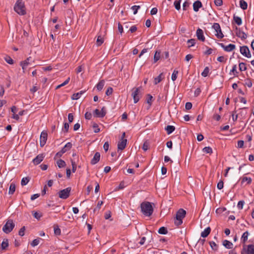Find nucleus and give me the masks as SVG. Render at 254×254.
<instances>
[{
  "label": "nucleus",
  "mask_w": 254,
  "mask_h": 254,
  "mask_svg": "<svg viewBox=\"0 0 254 254\" xmlns=\"http://www.w3.org/2000/svg\"><path fill=\"white\" fill-rule=\"evenodd\" d=\"M100 159V154L99 152L95 153L93 158L92 159L91 161V164L92 165H95L97 163Z\"/></svg>",
  "instance_id": "obj_14"
},
{
  "label": "nucleus",
  "mask_w": 254,
  "mask_h": 254,
  "mask_svg": "<svg viewBox=\"0 0 254 254\" xmlns=\"http://www.w3.org/2000/svg\"><path fill=\"white\" fill-rule=\"evenodd\" d=\"M244 142L243 140H239L238 141L237 147L238 148H242L243 147Z\"/></svg>",
  "instance_id": "obj_64"
},
{
  "label": "nucleus",
  "mask_w": 254,
  "mask_h": 254,
  "mask_svg": "<svg viewBox=\"0 0 254 254\" xmlns=\"http://www.w3.org/2000/svg\"><path fill=\"white\" fill-rule=\"evenodd\" d=\"M234 20L235 21V23L238 25H240L242 24V21L241 18L237 16L234 15L233 17Z\"/></svg>",
  "instance_id": "obj_28"
},
{
  "label": "nucleus",
  "mask_w": 254,
  "mask_h": 254,
  "mask_svg": "<svg viewBox=\"0 0 254 254\" xmlns=\"http://www.w3.org/2000/svg\"><path fill=\"white\" fill-rule=\"evenodd\" d=\"M125 187V186H124V183L122 182L120 184V185H119V186L116 188L115 190V191H117V190H119L121 189H124Z\"/></svg>",
  "instance_id": "obj_56"
},
{
  "label": "nucleus",
  "mask_w": 254,
  "mask_h": 254,
  "mask_svg": "<svg viewBox=\"0 0 254 254\" xmlns=\"http://www.w3.org/2000/svg\"><path fill=\"white\" fill-rule=\"evenodd\" d=\"M223 186H224V183H223V181L222 180H220L217 184V188L219 190H221L222 189H223Z\"/></svg>",
  "instance_id": "obj_50"
},
{
  "label": "nucleus",
  "mask_w": 254,
  "mask_h": 254,
  "mask_svg": "<svg viewBox=\"0 0 254 254\" xmlns=\"http://www.w3.org/2000/svg\"><path fill=\"white\" fill-rule=\"evenodd\" d=\"M30 179L28 177L23 178L21 180V184L22 186H25L29 182Z\"/></svg>",
  "instance_id": "obj_33"
},
{
  "label": "nucleus",
  "mask_w": 254,
  "mask_h": 254,
  "mask_svg": "<svg viewBox=\"0 0 254 254\" xmlns=\"http://www.w3.org/2000/svg\"><path fill=\"white\" fill-rule=\"evenodd\" d=\"M127 140L126 139H121L118 144V149L119 150H123L126 146Z\"/></svg>",
  "instance_id": "obj_13"
},
{
  "label": "nucleus",
  "mask_w": 254,
  "mask_h": 254,
  "mask_svg": "<svg viewBox=\"0 0 254 254\" xmlns=\"http://www.w3.org/2000/svg\"><path fill=\"white\" fill-rule=\"evenodd\" d=\"M141 87H138L136 88H133L132 90L131 96L133 97V101L134 103H137L139 100V93L140 92V89Z\"/></svg>",
  "instance_id": "obj_7"
},
{
  "label": "nucleus",
  "mask_w": 254,
  "mask_h": 254,
  "mask_svg": "<svg viewBox=\"0 0 254 254\" xmlns=\"http://www.w3.org/2000/svg\"><path fill=\"white\" fill-rule=\"evenodd\" d=\"M217 61L221 63H225L226 61V59L224 56H220L217 58Z\"/></svg>",
  "instance_id": "obj_57"
},
{
  "label": "nucleus",
  "mask_w": 254,
  "mask_h": 254,
  "mask_svg": "<svg viewBox=\"0 0 254 254\" xmlns=\"http://www.w3.org/2000/svg\"><path fill=\"white\" fill-rule=\"evenodd\" d=\"M236 48V46L234 44H230L227 46H226L225 47V51L226 52H231L234 50Z\"/></svg>",
  "instance_id": "obj_22"
},
{
  "label": "nucleus",
  "mask_w": 254,
  "mask_h": 254,
  "mask_svg": "<svg viewBox=\"0 0 254 254\" xmlns=\"http://www.w3.org/2000/svg\"><path fill=\"white\" fill-rule=\"evenodd\" d=\"M14 11L20 15L26 14L25 5L22 0H17L14 6Z\"/></svg>",
  "instance_id": "obj_2"
},
{
  "label": "nucleus",
  "mask_w": 254,
  "mask_h": 254,
  "mask_svg": "<svg viewBox=\"0 0 254 254\" xmlns=\"http://www.w3.org/2000/svg\"><path fill=\"white\" fill-rule=\"evenodd\" d=\"M40 240L41 239L40 238L34 239L31 243V246L32 247H35L37 246L39 244Z\"/></svg>",
  "instance_id": "obj_40"
},
{
  "label": "nucleus",
  "mask_w": 254,
  "mask_h": 254,
  "mask_svg": "<svg viewBox=\"0 0 254 254\" xmlns=\"http://www.w3.org/2000/svg\"><path fill=\"white\" fill-rule=\"evenodd\" d=\"M196 35L198 40L203 42L205 41V37L202 29L198 28L196 30Z\"/></svg>",
  "instance_id": "obj_12"
},
{
  "label": "nucleus",
  "mask_w": 254,
  "mask_h": 254,
  "mask_svg": "<svg viewBox=\"0 0 254 254\" xmlns=\"http://www.w3.org/2000/svg\"><path fill=\"white\" fill-rule=\"evenodd\" d=\"M239 69L241 71H245L247 69V66L244 63H240L239 64Z\"/></svg>",
  "instance_id": "obj_39"
},
{
  "label": "nucleus",
  "mask_w": 254,
  "mask_h": 254,
  "mask_svg": "<svg viewBox=\"0 0 254 254\" xmlns=\"http://www.w3.org/2000/svg\"><path fill=\"white\" fill-rule=\"evenodd\" d=\"M84 93V91H80L79 92L74 93L72 95L71 99L72 100H77L80 97L81 95L82 94H83Z\"/></svg>",
  "instance_id": "obj_19"
},
{
  "label": "nucleus",
  "mask_w": 254,
  "mask_h": 254,
  "mask_svg": "<svg viewBox=\"0 0 254 254\" xmlns=\"http://www.w3.org/2000/svg\"><path fill=\"white\" fill-rule=\"evenodd\" d=\"M214 3L216 6H221L223 4L222 0H214Z\"/></svg>",
  "instance_id": "obj_59"
},
{
  "label": "nucleus",
  "mask_w": 254,
  "mask_h": 254,
  "mask_svg": "<svg viewBox=\"0 0 254 254\" xmlns=\"http://www.w3.org/2000/svg\"><path fill=\"white\" fill-rule=\"evenodd\" d=\"M185 108L187 110H190L192 108V104L190 102L186 103Z\"/></svg>",
  "instance_id": "obj_63"
},
{
  "label": "nucleus",
  "mask_w": 254,
  "mask_h": 254,
  "mask_svg": "<svg viewBox=\"0 0 254 254\" xmlns=\"http://www.w3.org/2000/svg\"><path fill=\"white\" fill-rule=\"evenodd\" d=\"M202 151L203 152L206 153L211 154L212 153V149L210 147H205L202 149Z\"/></svg>",
  "instance_id": "obj_38"
},
{
  "label": "nucleus",
  "mask_w": 254,
  "mask_h": 254,
  "mask_svg": "<svg viewBox=\"0 0 254 254\" xmlns=\"http://www.w3.org/2000/svg\"><path fill=\"white\" fill-rule=\"evenodd\" d=\"M240 7L243 10H245L247 8L248 4L244 0H240Z\"/></svg>",
  "instance_id": "obj_26"
},
{
  "label": "nucleus",
  "mask_w": 254,
  "mask_h": 254,
  "mask_svg": "<svg viewBox=\"0 0 254 254\" xmlns=\"http://www.w3.org/2000/svg\"><path fill=\"white\" fill-rule=\"evenodd\" d=\"M31 60V58L29 57L26 59L25 61H22L20 62V63L22 64H24L26 66H28L30 64V62Z\"/></svg>",
  "instance_id": "obj_42"
},
{
  "label": "nucleus",
  "mask_w": 254,
  "mask_h": 254,
  "mask_svg": "<svg viewBox=\"0 0 254 254\" xmlns=\"http://www.w3.org/2000/svg\"><path fill=\"white\" fill-rule=\"evenodd\" d=\"M188 43L189 44V47L193 46L195 44V40L194 39H191L188 40Z\"/></svg>",
  "instance_id": "obj_46"
},
{
  "label": "nucleus",
  "mask_w": 254,
  "mask_h": 254,
  "mask_svg": "<svg viewBox=\"0 0 254 254\" xmlns=\"http://www.w3.org/2000/svg\"><path fill=\"white\" fill-rule=\"evenodd\" d=\"M186 211L183 209H180L177 212L174 223L177 226L181 225L183 223V219L185 217Z\"/></svg>",
  "instance_id": "obj_3"
},
{
  "label": "nucleus",
  "mask_w": 254,
  "mask_h": 254,
  "mask_svg": "<svg viewBox=\"0 0 254 254\" xmlns=\"http://www.w3.org/2000/svg\"><path fill=\"white\" fill-rule=\"evenodd\" d=\"M94 113L97 117H104L106 115L105 108L103 107L101 111H99L98 109H95L94 111Z\"/></svg>",
  "instance_id": "obj_11"
},
{
  "label": "nucleus",
  "mask_w": 254,
  "mask_h": 254,
  "mask_svg": "<svg viewBox=\"0 0 254 254\" xmlns=\"http://www.w3.org/2000/svg\"><path fill=\"white\" fill-rule=\"evenodd\" d=\"M141 209L142 213L146 216H150L153 211L152 206L149 202H144L141 204Z\"/></svg>",
  "instance_id": "obj_1"
},
{
  "label": "nucleus",
  "mask_w": 254,
  "mask_h": 254,
  "mask_svg": "<svg viewBox=\"0 0 254 254\" xmlns=\"http://www.w3.org/2000/svg\"><path fill=\"white\" fill-rule=\"evenodd\" d=\"M149 143L147 141H145L143 144V146H142V149L144 150V151H146L147 150V149H148L149 148Z\"/></svg>",
  "instance_id": "obj_51"
},
{
  "label": "nucleus",
  "mask_w": 254,
  "mask_h": 254,
  "mask_svg": "<svg viewBox=\"0 0 254 254\" xmlns=\"http://www.w3.org/2000/svg\"><path fill=\"white\" fill-rule=\"evenodd\" d=\"M244 203H245L244 201H243V200L239 201L237 204V207H238V209H242L243 208Z\"/></svg>",
  "instance_id": "obj_49"
},
{
  "label": "nucleus",
  "mask_w": 254,
  "mask_h": 254,
  "mask_svg": "<svg viewBox=\"0 0 254 254\" xmlns=\"http://www.w3.org/2000/svg\"><path fill=\"white\" fill-rule=\"evenodd\" d=\"M158 233L160 234L165 235L168 233V231L166 227H162L159 228Z\"/></svg>",
  "instance_id": "obj_31"
},
{
  "label": "nucleus",
  "mask_w": 254,
  "mask_h": 254,
  "mask_svg": "<svg viewBox=\"0 0 254 254\" xmlns=\"http://www.w3.org/2000/svg\"><path fill=\"white\" fill-rule=\"evenodd\" d=\"M202 3L199 0H197V1H195L193 3V10L195 12H197L198 11L199 8H200L201 7H202Z\"/></svg>",
  "instance_id": "obj_15"
},
{
  "label": "nucleus",
  "mask_w": 254,
  "mask_h": 254,
  "mask_svg": "<svg viewBox=\"0 0 254 254\" xmlns=\"http://www.w3.org/2000/svg\"><path fill=\"white\" fill-rule=\"evenodd\" d=\"M240 53L244 56L250 58L251 57V54L250 53L249 48L247 46H244L240 48Z\"/></svg>",
  "instance_id": "obj_8"
},
{
  "label": "nucleus",
  "mask_w": 254,
  "mask_h": 254,
  "mask_svg": "<svg viewBox=\"0 0 254 254\" xmlns=\"http://www.w3.org/2000/svg\"><path fill=\"white\" fill-rule=\"evenodd\" d=\"M57 164L58 167L60 168H63L65 166V162L62 159L58 160Z\"/></svg>",
  "instance_id": "obj_30"
},
{
  "label": "nucleus",
  "mask_w": 254,
  "mask_h": 254,
  "mask_svg": "<svg viewBox=\"0 0 254 254\" xmlns=\"http://www.w3.org/2000/svg\"><path fill=\"white\" fill-rule=\"evenodd\" d=\"M160 58V52L156 51L154 56V62L156 63Z\"/></svg>",
  "instance_id": "obj_34"
},
{
  "label": "nucleus",
  "mask_w": 254,
  "mask_h": 254,
  "mask_svg": "<svg viewBox=\"0 0 254 254\" xmlns=\"http://www.w3.org/2000/svg\"><path fill=\"white\" fill-rule=\"evenodd\" d=\"M178 73V71L177 70H174L173 73H172V77H171V78H172V80L173 81H175L177 79V74Z\"/></svg>",
  "instance_id": "obj_45"
},
{
  "label": "nucleus",
  "mask_w": 254,
  "mask_h": 254,
  "mask_svg": "<svg viewBox=\"0 0 254 254\" xmlns=\"http://www.w3.org/2000/svg\"><path fill=\"white\" fill-rule=\"evenodd\" d=\"M54 233L56 235H60L61 234V230L57 225L54 226Z\"/></svg>",
  "instance_id": "obj_44"
},
{
  "label": "nucleus",
  "mask_w": 254,
  "mask_h": 254,
  "mask_svg": "<svg viewBox=\"0 0 254 254\" xmlns=\"http://www.w3.org/2000/svg\"><path fill=\"white\" fill-rule=\"evenodd\" d=\"M71 188L68 187L65 189L60 190L59 192V196L62 199H66L69 196Z\"/></svg>",
  "instance_id": "obj_6"
},
{
  "label": "nucleus",
  "mask_w": 254,
  "mask_h": 254,
  "mask_svg": "<svg viewBox=\"0 0 254 254\" xmlns=\"http://www.w3.org/2000/svg\"><path fill=\"white\" fill-rule=\"evenodd\" d=\"M25 227H22L19 231V235L21 236H23L24 235Z\"/></svg>",
  "instance_id": "obj_62"
},
{
  "label": "nucleus",
  "mask_w": 254,
  "mask_h": 254,
  "mask_svg": "<svg viewBox=\"0 0 254 254\" xmlns=\"http://www.w3.org/2000/svg\"><path fill=\"white\" fill-rule=\"evenodd\" d=\"M140 8V6L134 5L131 7V9L133 11V14H135L137 12L138 9Z\"/></svg>",
  "instance_id": "obj_53"
},
{
  "label": "nucleus",
  "mask_w": 254,
  "mask_h": 254,
  "mask_svg": "<svg viewBox=\"0 0 254 254\" xmlns=\"http://www.w3.org/2000/svg\"><path fill=\"white\" fill-rule=\"evenodd\" d=\"M93 127L94 128V132L98 133L100 131V128L98 127L97 124H94L93 126Z\"/></svg>",
  "instance_id": "obj_60"
},
{
  "label": "nucleus",
  "mask_w": 254,
  "mask_h": 254,
  "mask_svg": "<svg viewBox=\"0 0 254 254\" xmlns=\"http://www.w3.org/2000/svg\"><path fill=\"white\" fill-rule=\"evenodd\" d=\"M232 73L234 75H236L238 74V72L237 71V65L235 64L233 65L232 69L230 71V73Z\"/></svg>",
  "instance_id": "obj_47"
},
{
  "label": "nucleus",
  "mask_w": 254,
  "mask_h": 254,
  "mask_svg": "<svg viewBox=\"0 0 254 254\" xmlns=\"http://www.w3.org/2000/svg\"><path fill=\"white\" fill-rule=\"evenodd\" d=\"M44 157V154H40L33 160L32 162L35 165H38L43 160Z\"/></svg>",
  "instance_id": "obj_10"
},
{
  "label": "nucleus",
  "mask_w": 254,
  "mask_h": 254,
  "mask_svg": "<svg viewBox=\"0 0 254 254\" xmlns=\"http://www.w3.org/2000/svg\"><path fill=\"white\" fill-rule=\"evenodd\" d=\"M48 134L47 132L43 131L40 135V144L41 147L45 145L47 140Z\"/></svg>",
  "instance_id": "obj_9"
},
{
  "label": "nucleus",
  "mask_w": 254,
  "mask_h": 254,
  "mask_svg": "<svg viewBox=\"0 0 254 254\" xmlns=\"http://www.w3.org/2000/svg\"><path fill=\"white\" fill-rule=\"evenodd\" d=\"M236 34L238 37L241 38L242 39H245L247 37L246 34L244 32L240 30L237 32Z\"/></svg>",
  "instance_id": "obj_18"
},
{
  "label": "nucleus",
  "mask_w": 254,
  "mask_h": 254,
  "mask_svg": "<svg viewBox=\"0 0 254 254\" xmlns=\"http://www.w3.org/2000/svg\"><path fill=\"white\" fill-rule=\"evenodd\" d=\"M72 146V145L71 142H67L64 147L65 148L67 151H68L71 148Z\"/></svg>",
  "instance_id": "obj_55"
},
{
  "label": "nucleus",
  "mask_w": 254,
  "mask_h": 254,
  "mask_svg": "<svg viewBox=\"0 0 254 254\" xmlns=\"http://www.w3.org/2000/svg\"><path fill=\"white\" fill-rule=\"evenodd\" d=\"M174 5L177 10H179L180 9V8H181L180 1L175 0L174 1Z\"/></svg>",
  "instance_id": "obj_48"
},
{
  "label": "nucleus",
  "mask_w": 254,
  "mask_h": 254,
  "mask_svg": "<svg viewBox=\"0 0 254 254\" xmlns=\"http://www.w3.org/2000/svg\"><path fill=\"white\" fill-rule=\"evenodd\" d=\"M213 29L215 30V36L218 38V39H221L224 37V35L222 32L219 23H215L213 24L212 26Z\"/></svg>",
  "instance_id": "obj_5"
},
{
  "label": "nucleus",
  "mask_w": 254,
  "mask_h": 254,
  "mask_svg": "<svg viewBox=\"0 0 254 254\" xmlns=\"http://www.w3.org/2000/svg\"><path fill=\"white\" fill-rule=\"evenodd\" d=\"M209 71V69L208 67H205L201 73V75L203 77H206L208 74Z\"/></svg>",
  "instance_id": "obj_36"
},
{
  "label": "nucleus",
  "mask_w": 254,
  "mask_h": 254,
  "mask_svg": "<svg viewBox=\"0 0 254 254\" xmlns=\"http://www.w3.org/2000/svg\"><path fill=\"white\" fill-rule=\"evenodd\" d=\"M105 84V81L103 80L100 81L97 84L96 87L98 90H101Z\"/></svg>",
  "instance_id": "obj_24"
},
{
  "label": "nucleus",
  "mask_w": 254,
  "mask_h": 254,
  "mask_svg": "<svg viewBox=\"0 0 254 254\" xmlns=\"http://www.w3.org/2000/svg\"><path fill=\"white\" fill-rule=\"evenodd\" d=\"M118 28L119 31L120 32L121 34H122L124 32L123 27L122 25L120 22L118 23Z\"/></svg>",
  "instance_id": "obj_58"
},
{
  "label": "nucleus",
  "mask_w": 254,
  "mask_h": 254,
  "mask_svg": "<svg viewBox=\"0 0 254 254\" xmlns=\"http://www.w3.org/2000/svg\"><path fill=\"white\" fill-rule=\"evenodd\" d=\"M209 245L212 250H213L214 251L217 250L218 246L214 242H213V241L209 242Z\"/></svg>",
  "instance_id": "obj_37"
},
{
  "label": "nucleus",
  "mask_w": 254,
  "mask_h": 254,
  "mask_svg": "<svg viewBox=\"0 0 254 254\" xmlns=\"http://www.w3.org/2000/svg\"><path fill=\"white\" fill-rule=\"evenodd\" d=\"M33 215L34 217L37 220H40L41 217L42 216V214L41 213L37 211H33Z\"/></svg>",
  "instance_id": "obj_29"
},
{
  "label": "nucleus",
  "mask_w": 254,
  "mask_h": 254,
  "mask_svg": "<svg viewBox=\"0 0 254 254\" xmlns=\"http://www.w3.org/2000/svg\"><path fill=\"white\" fill-rule=\"evenodd\" d=\"M248 254H254V245H249L248 246Z\"/></svg>",
  "instance_id": "obj_25"
},
{
  "label": "nucleus",
  "mask_w": 254,
  "mask_h": 254,
  "mask_svg": "<svg viewBox=\"0 0 254 254\" xmlns=\"http://www.w3.org/2000/svg\"><path fill=\"white\" fill-rule=\"evenodd\" d=\"M15 225L11 219L8 220L2 228V231L6 234H8L12 231Z\"/></svg>",
  "instance_id": "obj_4"
},
{
  "label": "nucleus",
  "mask_w": 254,
  "mask_h": 254,
  "mask_svg": "<svg viewBox=\"0 0 254 254\" xmlns=\"http://www.w3.org/2000/svg\"><path fill=\"white\" fill-rule=\"evenodd\" d=\"M223 245L227 249H232L233 244L231 242L226 240L223 242Z\"/></svg>",
  "instance_id": "obj_17"
},
{
  "label": "nucleus",
  "mask_w": 254,
  "mask_h": 254,
  "mask_svg": "<svg viewBox=\"0 0 254 254\" xmlns=\"http://www.w3.org/2000/svg\"><path fill=\"white\" fill-rule=\"evenodd\" d=\"M162 75H163V73H161L157 77H156L154 78V84H157L158 83H159L160 82H161V81L162 79Z\"/></svg>",
  "instance_id": "obj_32"
},
{
  "label": "nucleus",
  "mask_w": 254,
  "mask_h": 254,
  "mask_svg": "<svg viewBox=\"0 0 254 254\" xmlns=\"http://www.w3.org/2000/svg\"><path fill=\"white\" fill-rule=\"evenodd\" d=\"M165 129L166 130L168 134H170L175 130V127L173 126L169 125L167 126Z\"/></svg>",
  "instance_id": "obj_20"
},
{
  "label": "nucleus",
  "mask_w": 254,
  "mask_h": 254,
  "mask_svg": "<svg viewBox=\"0 0 254 254\" xmlns=\"http://www.w3.org/2000/svg\"><path fill=\"white\" fill-rule=\"evenodd\" d=\"M113 91V88L111 87H109L107 88V89L106 90V94L107 96H109L112 94Z\"/></svg>",
  "instance_id": "obj_54"
},
{
  "label": "nucleus",
  "mask_w": 254,
  "mask_h": 254,
  "mask_svg": "<svg viewBox=\"0 0 254 254\" xmlns=\"http://www.w3.org/2000/svg\"><path fill=\"white\" fill-rule=\"evenodd\" d=\"M152 99L153 97L150 94L147 95L146 102L149 104V107L151 105Z\"/></svg>",
  "instance_id": "obj_35"
},
{
  "label": "nucleus",
  "mask_w": 254,
  "mask_h": 254,
  "mask_svg": "<svg viewBox=\"0 0 254 254\" xmlns=\"http://www.w3.org/2000/svg\"><path fill=\"white\" fill-rule=\"evenodd\" d=\"M5 60L10 64H13V61L10 57H6L5 58Z\"/></svg>",
  "instance_id": "obj_52"
},
{
  "label": "nucleus",
  "mask_w": 254,
  "mask_h": 254,
  "mask_svg": "<svg viewBox=\"0 0 254 254\" xmlns=\"http://www.w3.org/2000/svg\"><path fill=\"white\" fill-rule=\"evenodd\" d=\"M249 235V233L248 231L245 232L243 233L242 236V240L245 243L248 239V237Z\"/></svg>",
  "instance_id": "obj_43"
},
{
  "label": "nucleus",
  "mask_w": 254,
  "mask_h": 254,
  "mask_svg": "<svg viewBox=\"0 0 254 254\" xmlns=\"http://www.w3.org/2000/svg\"><path fill=\"white\" fill-rule=\"evenodd\" d=\"M103 38L101 36H99L97 38L96 41L97 46H100L103 43Z\"/></svg>",
  "instance_id": "obj_41"
},
{
  "label": "nucleus",
  "mask_w": 254,
  "mask_h": 254,
  "mask_svg": "<svg viewBox=\"0 0 254 254\" xmlns=\"http://www.w3.org/2000/svg\"><path fill=\"white\" fill-rule=\"evenodd\" d=\"M83 70V67L82 65L78 66L77 67V68L76 69V72L77 73H79L81 72V71H82Z\"/></svg>",
  "instance_id": "obj_61"
},
{
  "label": "nucleus",
  "mask_w": 254,
  "mask_h": 254,
  "mask_svg": "<svg viewBox=\"0 0 254 254\" xmlns=\"http://www.w3.org/2000/svg\"><path fill=\"white\" fill-rule=\"evenodd\" d=\"M8 240L7 239H5L2 241L1 244V250H5L8 247Z\"/></svg>",
  "instance_id": "obj_21"
},
{
  "label": "nucleus",
  "mask_w": 254,
  "mask_h": 254,
  "mask_svg": "<svg viewBox=\"0 0 254 254\" xmlns=\"http://www.w3.org/2000/svg\"><path fill=\"white\" fill-rule=\"evenodd\" d=\"M15 190V185L12 183L10 184L9 189L8 193L10 194H12Z\"/></svg>",
  "instance_id": "obj_23"
},
{
  "label": "nucleus",
  "mask_w": 254,
  "mask_h": 254,
  "mask_svg": "<svg viewBox=\"0 0 254 254\" xmlns=\"http://www.w3.org/2000/svg\"><path fill=\"white\" fill-rule=\"evenodd\" d=\"M211 231V229L209 227L206 228L204 229L203 231H202L201 233V237L202 238H206L208 236Z\"/></svg>",
  "instance_id": "obj_16"
},
{
  "label": "nucleus",
  "mask_w": 254,
  "mask_h": 254,
  "mask_svg": "<svg viewBox=\"0 0 254 254\" xmlns=\"http://www.w3.org/2000/svg\"><path fill=\"white\" fill-rule=\"evenodd\" d=\"M246 182H247L248 184H251V182H252L251 178L246 177H243L242 179V181H241V184H242V185H243Z\"/></svg>",
  "instance_id": "obj_27"
}]
</instances>
